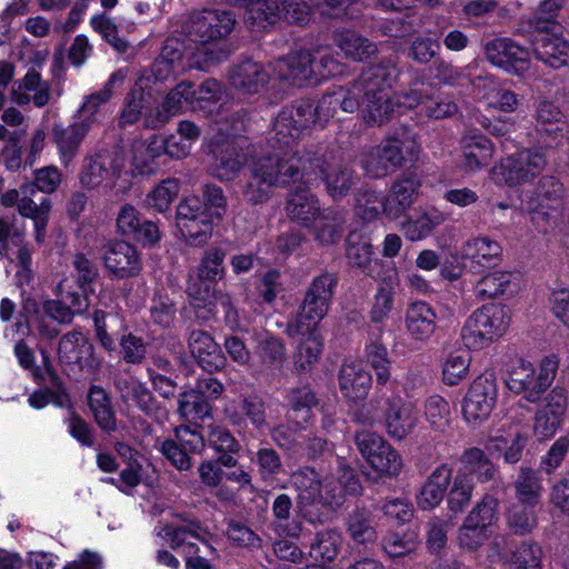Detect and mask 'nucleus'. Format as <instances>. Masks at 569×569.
<instances>
[{
    "instance_id": "47",
    "label": "nucleus",
    "mask_w": 569,
    "mask_h": 569,
    "mask_svg": "<svg viewBox=\"0 0 569 569\" xmlns=\"http://www.w3.org/2000/svg\"><path fill=\"white\" fill-rule=\"evenodd\" d=\"M535 506L512 502L506 510V526L515 536H527L538 527V516Z\"/></svg>"
},
{
    "instance_id": "48",
    "label": "nucleus",
    "mask_w": 569,
    "mask_h": 569,
    "mask_svg": "<svg viewBox=\"0 0 569 569\" xmlns=\"http://www.w3.org/2000/svg\"><path fill=\"white\" fill-rule=\"evenodd\" d=\"M212 407L193 388L179 393L177 400V413L188 422L203 420L211 415Z\"/></svg>"
},
{
    "instance_id": "56",
    "label": "nucleus",
    "mask_w": 569,
    "mask_h": 569,
    "mask_svg": "<svg viewBox=\"0 0 569 569\" xmlns=\"http://www.w3.org/2000/svg\"><path fill=\"white\" fill-rule=\"evenodd\" d=\"M441 222L439 214L423 212L406 219L401 223V230L408 240L418 241L428 237Z\"/></svg>"
},
{
    "instance_id": "63",
    "label": "nucleus",
    "mask_w": 569,
    "mask_h": 569,
    "mask_svg": "<svg viewBox=\"0 0 569 569\" xmlns=\"http://www.w3.org/2000/svg\"><path fill=\"white\" fill-rule=\"evenodd\" d=\"M569 452V435L559 437L541 457L539 471L552 475L565 461Z\"/></svg>"
},
{
    "instance_id": "6",
    "label": "nucleus",
    "mask_w": 569,
    "mask_h": 569,
    "mask_svg": "<svg viewBox=\"0 0 569 569\" xmlns=\"http://www.w3.org/2000/svg\"><path fill=\"white\" fill-rule=\"evenodd\" d=\"M61 183V172L53 166L43 167L34 172V181L21 187V201L19 203V213L24 218H30L34 224V239L38 243H43L47 236V226L52 203L48 198H41L36 202L33 197L38 191L44 193L54 192Z\"/></svg>"
},
{
    "instance_id": "11",
    "label": "nucleus",
    "mask_w": 569,
    "mask_h": 569,
    "mask_svg": "<svg viewBox=\"0 0 569 569\" xmlns=\"http://www.w3.org/2000/svg\"><path fill=\"white\" fill-rule=\"evenodd\" d=\"M124 167L126 158L121 150L117 148L99 149L83 158L79 182L82 188L88 190L99 188L103 183L112 188Z\"/></svg>"
},
{
    "instance_id": "25",
    "label": "nucleus",
    "mask_w": 569,
    "mask_h": 569,
    "mask_svg": "<svg viewBox=\"0 0 569 569\" xmlns=\"http://www.w3.org/2000/svg\"><path fill=\"white\" fill-rule=\"evenodd\" d=\"M311 184L292 183L281 187L291 190L286 203V211L291 220L309 224L320 214L318 199L310 192ZM276 187L274 189H277Z\"/></svg>"
},
{
    "instance_id": "36",
    "label": "nucleus",
    "mask_w": 569,
    "mask_h": 569,
    "mask_svg": "<svg viewBox=\"0 0 569 569\" xmlns=\"http://www.w3.org/2000/svg\"><path fill=\"white\" fill-rule=\"evenodd\" d=\"M62 300L48 301L44 306L47 315L59 323H70L76 313H82L89 308V300L78 291H64V283L59 286Z\"/></svg>"
},
{
    "instance_id": "29",
    "label": "nucleus",
    "mask_w": 569,
    "mask_h": 569,
    "mask_svg": "<svg viewBox=\"0 0 569 569\" xmlns=\"http://www.w3.org/2000/svg\"><path fill=\"white\" fill-rule=\"evenodd\" d=\"M90 123L84 121L74 122L70 126L54 124L51 137L57 144L63 166H68L77 156L80 144L88 134Z\"/></svg>"
},
{
    "instance_id": "21",
    "label": "nucleus",
    "mask_w": 569,
    "mask_h": 569,
    "mask_svg": "<svg viewBox=\"0 0 569 569\" xmlns=\"http://www.w3.org/2000/svg\"><path fill=\"white\" fill-rule=\"evenodd\" d=\"M270 81L266 68L251 59L244 60L229 70L231 88L240 96L250 97L262 92Z\"/></svg>"
},
{
    "instance_id": "61",
    "label": "nucleus",
    "mask_w": 569,
    "mask_h": 569,
    "mask_svg": "<svg viewBox=\"0 0 569 569\" xmlns=\"http://www.w3.org/2000/svg\"><path fill=\"white\" fill-rule=\"evenodd\" d=\"M179 193V182L176 179L163 180L146 198L149 209L166 212Z\"/></svg>"
},
{
    "instance_id": "16",
    "label": "nucleus",
    "mask_w": 569,
    "mask_h": 569,
    "mask_svg": "<svg viewBox=\"0 0 569 569\" xmlns=\"http://www.w3.org/2000/svg\"><path fill=\"white\" fill-rule=\"evenodd\" d=\"M211 174L220 181H232L247 163V154L237 140H217L210 146Z\"/></svg>"
},
{
    "instance_id": "20",
    "label": "nucleus",
    "mask_w": 569,
    "mask_h": 569,
    "mask_svg": "<svg viewBox=\"0 0 569 569\" xmlns=\"http://www.w3.org/2000/svg\"><path fill=\"white\" fill-rule=\"evenodd\" d=\"M102 260L106 269L120 279L136 277L142 268L140 253L133 244L127 241L106 244Z\"/></svg>"
},
{
    "instance_id": "38",
    "label": "nucleus",
    "mask_w": 569,
    "mask_h": 569,
    "mask_svg": "<svg viewBox=\"0 0 569 569\" xmlns=\"http://www.w3.org/2000/svg\"><path fill=\"white\" fill-rule=\"evenodd\" d=\"M273 525L280 536L299 538L302 532L300 511L296 517L293 513V501L287 493L278 495L271 506Z\"/></svg>"
},
{
    "instance_id": "41",
    "label": "nucleus",
    "mask_w": 569,
    "mask_h": 569,
    "mask_svg": "<svg viewBox=\"0 0 569 569\" xmlns=\"http://www.w3.org/2000/svg\"><path fill=\"white\" fill-rule=\"evenodd\" d=\"M253 338L256 341L254 352L261 363L268 369H281L287 360L286 346L282 339L268 331H256Z\"/></svg>"
},
{
    "instance_id": "49",
    "label": "nucleus",
    "mask_w": 569,
    "mask_h": 569,
    "mask_svg": "<svg viewBox=\"0 0 569 569\" xmlns=\"http://www.w3.org/2000/svg\"><path fill=\"white\" fill-rule=\"evenodd\" d=\"M208 443L216 452L221 453L218 463L224 467H236L237 459L232 453L238 452L239 442L227 428L221 426L210 427Z\"/></svg>"
},
{
    "instance_id": "24",
    "label": "nucleus",
    "mask_w": 569,
    "mask_h": 569,
    "mask_svg": "<svg viewBox=\"0 0 569 569\" xmlns=\"http://www.w3.org/2000/svg\"><path fill=\"white\" fill-rule=\"evenodd\" d=\"M312 61L313 54L311 51H292L276 62V72L281 80L302 87L315 81Z\"/></svg>"
},
{
    "instance_id": "1",
    "label": "nucleus",
    "mask_w": 569,
    "mask_h": 569,
    "mask_svg": "<svg viewBox=\"0 0 569 569\" xmlns=\"http://www.w3.org/2000/svg\"><path fill=\"white\" fill-rule=\"evenodd\" d=\"M319 179L335 200L345 198L355 184L353 170L349 166L330 161L320 144H303L256 159L249 167L242 196L249 204L259 206L271 199L276 187L312 184Z\"/></svg>"
},
{
    "instance_id": "51",
    "label": "nucleus",
    "mask_w": 569,
    "mask_h": 569,
    "mask_svg": "<svg viewBox=\"0 0 569 569\" xmlns=\"http://www.w3.org/2000/svg\"><path fill=\"white\" fill-rule=\"evenodd\" d=\"M315 237L321 244L337 243L345 231L346 217L343 213L328 210L317 218Z\"/></svg>"
},
{
    "instance_id": "55",
    "label": "nucleus",
    "mask_w": 569,
    "mask_h": 569,
    "mask_svg": "<svg viewBox=\"0 0 569 569\" xmlns=\"http://www.w3.org/2000/svg\"><path fill=\"white\" fill-rule=\"evenodd\" d=\"M341 543L342 538L337 531H320L310 545V557L317 561L331 562L338 556Z\"/></svg>"
},
{
    "instance_id": "58",
    "label": "nucleus",
    "mask_w": 569,
    "mask_h": 569,
    "mask_svg": "<svg viewBox=\"0 0 569 569\" xmlns=\"http://www.w3.org/2000/svg\"><path fill=\"white\" fill-rule=\"evenodd\" d=\"M239 412L257 430H262L268 426L267 422V403L263 397L257 393H250L239 402Z\"/></svg>"
},
{
    "instance_id": "17",
    "label": "nucleus",
    "mask_w": 569,
    "mask_h": 569,
    "mask_svg": "<svg viewBox=\"0 0 569 569\" xmlns=\"http://www.w3.org/2000/svg\"><path fill=\"white\" fill-rule=\"evenodd\" d=\"M545 401L535 412L533 431L540 438H550L561 427L568 407V392L563 387L556 386Z\"/></svg>"
},
{
    "instance_id": "43",
    "label": "nucleus",
    "mask_w": 569,
    "mask_h": 569,
    "mask_svg": "<svg viewBox=\"0 0 569 569\" xmlns=\"http://www.w3.org/2000/svg\"><path fill=\"white\" fill-rule=\"evenodd\" d=\"M462 256L478 266L495 267L501 260L502 247L487 236L476 237L463 244Z\"/></svg>"
},
{
    "instance_id": "42",
    "label": "nucleus",
    "mask_w": 569,
    "mask_h": 569,
    "mask_svg": "<svg viewBox=\"0 0 569 569\" xmlns=\"http://www.w3.org/2000/svg\"><path fill=\"white\" fill-rule=\"evenodd\" d=\"M372 256L373 249L368 238L356 232L349 233L346 258L351 267L360 269L369 277H373L378 262Z\"/></svg>"
},
{
    "instance_id": "62",
    "label": "nucleus",
    "mask_w": 569,
    "mask_h": 569,
    "mask_svg": "<svg viewBox=\"0 0 569 569\" xmlns=\"http://www.w3.org/2000/svg\"><path fill=\"white\" fill-rule=\"evenodd\" d=\"M253 462L263 481H273L283 472V465L280 455L270 447L260 448Z\"/></svg>"
},
{
    "instance_id": "34",
    "label": "nucleus",
    "mask_w": 569,
    "mask_h": 569,
    "mask_svg": "<svg viewBox=\"0 0 569 569\" xmlns=\"http://www.w3.org/2000/svg\"><path fill=\"white\" fill-rule=\"evenodd\" d=\"M516 502L539 506L545 491L542 475L538 469L521 466L512 482Z\"/></svg>"
},
{
    "instance_id": "7",
    "label": "nucleus",
    "mask_w": 569,
    "mask_h": 569,
    "mask_svg": "<svg viewBox=\"0 0 569 569\" xmlns=\"http://www.w3.org/2000/svg\"><path fill=\"white\" fill-rule=\"evenodd\" d=\"M418 151L416 136L402 126L393 136L366 154L363 168L369 176L381 178L402 167L407 161H413Z\"/></svg>"
},
{
    "instance_id": "32",
    "label": "nucleus",
    "mask_w": 569,
    "mask_h": 569,
    "mask_svg": "<svg viewBox=\"0 0 569 569\" xmlns=\"http://www.w3.org/2000/svg\"><path fill=\"white\" fill-rule=\"evenodd\" d=\"M372 385V377L362 365L356 361H345L339 371V387L345 397L350 400L366 398Z\"/></svg>"
},
{
    "instance_id": "37",
    "label": "nucleus",
    "mask_w": 569,
    "mask_h": 569,
    "mask_svg": "<svg viewBox=\"0 0 569 569\" xmlns=\"http://www.w3.org/2000/svg\"><path fill=\"white\" fill-rule=\"evenodd\" d=\"M460 461L462 468L458 471L460 476H466L472 483L475 479L479 482H489L496 479L498 469L483 450L472 447L467 449Z\"/></svg>"
},
{
    "instance_id": "44",
    "label": "nucleus",
    "mask_w": 569,
    "mask_h": 569,
    "mask_svg": "<svg viewBox=\"0 0 569 569\" xmlns=\"http://www.w3.org/2000/svg\"><path fill=\"white\" fill-rule=\"evenodd\" d=\"M345 525L350 539L357 545L367 546L377 540L373 516L366 508H356L348 513Z\"/></svg>"
},
{
    "instance_id": "33",
    "label": "nucleus",
    "mask_w": 569,
    "mask_h": 569,
    "mask_svg": "<svg viewBox=\"0 0 569 569\" xmlns=\"http://www.w3.org/2000/svg\"><path fill=\"white\" fill-rule=\"evenodd\" d=\"M88 407L94 422L107 435L118 430V420L110 395L100 386H90L87 395Z\"/></svg>"
},
{
    "instance_id": "57",
    "label": "nucleus",
    "mask_w": 569,
    "mask_h": 569,
    "mask_svg": "<svg viewBox=\"0 0 569 569\" xmlns=\"http://www.w3.org/2000/svg\"><path fill=\"white\" fill-rule=\"evenodd\" d=\"M367 361L376 372L377 388L382 391V388L390 380V360L388 357L387 348L380 342H372L366 349Z\"/></svg>"
},
{
    "instance_id": "3",
    "label": "nucleus",
    "mask_w": 569,
    "mask_h": 569,
    "mask_svg": "<svg viewBox=\"0 0 569 569\" xmlns=\"http://www.w3.org/2000/svg\"><path fill=\"white\" fill-rule=\"evenodd\" d=\"M397 74L392 62L373 64L365 69L350 83L351 93L365 106V120L369 124L382 126L395 112L389 89Z\"/></svg>"
},
{
    "instance_id": "13",
    "label": "nucleus",
    "mask_w": 569,
    "mask_h": 569,
    "mask_svg": "<svg viewBox=\"0 0 569 569\" xmlns=\"http://www.w3.org/2000/svg\"><path fill=\"white\" fill-rule=\"evenodd\" d=\"M565 188L553 176L542 177L535 190V197L529 201L531 220L538 228H547L557 223L562 209Z\"/></svg>"
},
{
    "instance_id": "35",
    "label": "nucleus",
    "mask_w": 569,
    "mask_h": 569,
    "mask_svg": "<svg viewBox=\"0 0 569 569\" xmlns=\"http://www.w3.org/2000/svg\"><path fill=\"white\" fill-rule=\"evenodd\" d=\"M385 422L388 435L401 440L415 430L418 412L411 403L401 402L399 398L393 399L389 403Z\"/></svg>"
},
{
    "instance_id": "4",
    "label": "nucleus",
    "mask_w": 569,
    "mask_h": 569,
    "mask_svg": "<svg viewBox=\"0 0 569 569\" xmlns=\"http://www.w3.org/2000/svg\"><path fill=\"white\" fill-rule=\"evenodd\" d=\"M176 517L179 522L166 525L159 535L173 550L181 549L186 558V569H212L209 559L197 555L199 547L192 541L194 539L202 542L209 555L217 558L218 551L209 542V538L212 537L210 531L198 519L186 513H179Z\"/></svg>"
},
{
    "instance_id": "30",
    "label": "nucleus",
    "mask_w": 569,
    "mask_h": 569,
    "mask_svg": "<svg viewBox=\"0 0 569 569\" xmlns=\"http://www.w3.org/2000/svg\"><path fill=\"white\" fill-rule=\"evenodd\" d=\"M360 107V100L351 93L350 86L327 91L317 103L319 126L323 127L338 111L353 113Z\"/></svg>"
},
{
    "instance_id": "27",
    "label": "nucleus",
    "mask_w": 569,
    "mask_h": 569,
    "mask_svg": "<svg viewBox=\"0 0 569 569\" xmlns=\"http://www.w3.org/2000/svg\"><path fill=\"white\" fill-rule=\"evenodd\" d=\"M11 99L19 106L28 104L32 100L37 108H42L50 100V84L42 79L40 72L31 68L21 81L13 84Z\"/></svg>"
},
{
    "instance_id": "19",
    "label": "nucleus",
    "mask_w": 569,
    "mask_h": 569,
    "mask_svg": "<svg viewBox=\"0 0 569 569\" xmlns=\"http://www.w3.org/2000/svg\"><path fill=\"white\" fill-rule=\"evenodd\" d=\"M420 186V178L416 173L400 176L383 198V213L389 219H399L416 202Z\"/></svg>"
},
{
    "instance_id": "31",
    "label": "nucleus",
    "mask_w": 569,
    "mask_h": 569,
    "mask_svg": "<svg viewBox=\"0 0 569 569\" xmlns=\"http://www.w3.org/2000/svg\"><path fill=\"white\" fill-rule=\"evenodd\" d=\"M405 323L413 340L425 342L436 331L437 313L427 302L416 301L408 306Z\"/></svg>"
},
{
    "instance_id": "52",
    "label": "nucleus",
    "mask_w": 569,
    "mask_h": 569,
    "mask_svg": "<svg viewBox=\"0 0 569 569\" xmlns=\"http://www.w3.org/2000/svg\"><path fill=\"white\" fill-rule=\"evenodd\" d=\"M513 279L509 271H492L485 274L475 286V296L480 300L497 299L505 295Z\"/></svg>"
},
{
    "instance_id": "60",
    "label": "nucleus",
    "mask_w": 569,
    "mask_h": 569,
    "mask_svg": "<svg viewBox=\"0 0 569 569\" xmlns=\"http://www.w3.org/2000/svg\"><path fill=\"white\" fill-rule=\"evenodd\" d=\"M542 549L533 541H522L510 559L511 569H542Z\"/></svg>"
},
{
    "instance_id": "22",
    "label": "nucleus",
    "mask_w": 569,
    "mask_h": 569,
    "mask_svg": "<svg viewBox=\"0 0 569 569\" xmlns=\"http://www.w3.org/2000/svg\"><path fill=\"white\" fill-rule=\"evenodd\" d=\"M117 230L126 237L144 244L152 246L160 240L158 224L142 220L140 212L129 203L123 204L117 216Z\"/></svg>"
},
{
    "instance_id": "40",
    "label": "nucleus",
    "mask_w": 569,
    "mask_h": 569,
    "mask_svg": "<svg viewBox=\"0 0 569 569\" xmlns=\"http://www.w3.org/2000/svg\"><path fill=\"white\" fill-rule=\"evenodd\" d=\"M536 130L541 138L549 141H556L563 136L567 127L563 114L552 102L540 101L536 109Z\"/></svg>"
},
{
    "instance_id": "59",
    "label": "nucleus",
    "mask_w": 569,
    "mask_h": 569,
    "mask_svg": "<svg viewBox=\"0 0 569 569\" xmlns=\"http://www.w3.org/2000/svg\"><path fill=\"white\" fill-rule=\"evenodd\" d=\"M72 267L80 289L79 293L88 298L89 293H93L91 286L99 277V269L96 262L82 252H77L73 256Z\"/></svg>"
},
{
    "instance_id": "18",
    "label": "nucleus",
    "mask_w": 569,
    "mask_h": 569,
    "mask_svg": "<svg viewBox=\"0 0 569 569\" xmlns=\"http://www.w3.org/2000/svg\"><path fill=\"white\" fill-rule=\"evenodd\" d=\"M487 60L508 72L522 74L530 67L529 51L510 39L498 38L486 43Z\"/></svg>"
},
{
    "instance_id": "12",
    "label": "nucleus",
    "mask_w": 569,
    "mask_h": 569,
    "mask_svg": "<svg viewBox=\"0 0 569 569\" xmlns=\"http://www.w3.org/2000/svg\"><path fill=\"white\" fill-rule=\"evenodd\" d=\"M547 157L541 149H523L502 159L492 169L495 179L510 187L526 183L545 170Z\"/></svg>"
},
{
    "instance_id": "15",
    "label": "nucleus",
    "mask_w": 569,
    "mask_h": 569,
    "mask_svg": "<svg viewBox=\"0 0 569 569\" xmlns=\"http://www.w3.org/2000/svg\"><path fill=\"white\" fill-rule=\"evenodd\" d=\"M498 388L492 375H482L469 387L462 405L465 419L470 423L485 421L496 406Z\"/></svg>"
},
{
    "instance_id": "2",
    "label": "nucleus",
    "mask_w": 569,
    "mask_h": 569,
    "mask_svg": "<svg viewBox=\"0 0 569 569\" xmlns=\"http://www.w3.org/2000/svg\"><path fill=\"white\" fill-rule=\"evenodd\" d=\"M236 18L230 11L203 9L191 12L182 24L184 36L196 43L190 67L206 70L227 59L228 50L220 40L230 34Z\"/></svg>"
},
{
    "instance_id": "53",
    "label": "nucleus",
    "mask_w": 569,
    "mask_h": 569,
    "mask_svg": "<svg viewBox=\"0 0 569 569\" xmlns=\"http://www.w3.org/2000/svg\"><path fill=\"white\" fill-rule=\"evenodd\" d=\"M337 43L346 56L355 61L367 60L378 51L375 42L351 30L340 32Z\"/></svg>"
},
{
    "instance_id": "46",
    "label": "nucleus",
    "mask_w": 569,
    "mask_h": 569,
    "mask_svg": "<svg viewBox=\"0 0 569 569\" xmlns=\"http://www.w3.org/2000/svg\"><path fill=\"white\" fill-rule=\"evenodd\" d=\"M96 336L107 351L114 350V340L124 335L123 319L114 312L96 310L93 313Z\"/></svg>"
},
{
    "instance_id": "50",
    "label": "nucleus",
    "mask_w": 569,
    "mask_h": 569,
    "mask_svg": "<svg viewBox=\"0 0 569 569\" xmlns=\"http://www.w3.org/2000/svg\"><path fill=\"white\" fill-rule=\"evenodd\" d=\"M279 21L277 0H252L244 12V23L251 30H263Z\"/></svg>"
},
{
    "instance_id": "28",
    "label": "nucleus",
    "mask_w": 569,
    "mask_h": 569,
    "mask_svg": "<svg viewBox=\"0 0 569 569\" xmlns=\"http://www.w3.org/2000/svg\"><path fill=\"white\" fill-rule=\"evenodd\" d=\"M58 355L61 362L78 365L80 368L92 367L96 362L93 345L79 331L62 336L59 341Z\"/></svg>"
},
{
    "instance_id": "10",
    "label": "nucleus",
    "mask_w": 569,
    "mask_h": 569,
    "mask_svg": "<svg viewBox=\"0 0 569 569\" xmlns=\"http://www.w3.org/2000/svg\"><path fill=\"white\" fill-rule=\"evenodd\" d=\"M510 323V311L501 303H487L475 310L461 329L469 349H482L502 337Z\"/></svg>"
},
{
    "instance_id": "39",
    "label": "nucleus",
    "mask_w": 569,
    "mask_h": 569,
    "mask_svg": "<svg viewBox=\"0 0 569 569\" xmlns=\"http://www.w3.org/2000/svg\"><path fill=\"white\" fill-rule=\"evenodd\" d=\"M451 475L452 470L447 465H441L433 470L417 497V503L421 509L431 510L442 501L450 483Z\"/></svg>"
},
{
    "instance_id": "45",
    "label": "nucleus",
    "mask_w": 569,
    "mask_h": 569,
    "mask_svg": "<svg viewBox=\"0 0 569 569\" xmlns=\"http://www.w3.org/2000/svg\"><path fill=\"white\" fill-rule=\"evenodd\" d=\"M463 166L475 171L487 166L493 156V146L485 136L470 133L462 139Z\"/></svg>"
},
{
    "instance_id": "23",
    "label": "nucleus",
    "mask_w": 569,
    "mask_h": 569,
    "mask_svg": "<svg viewBox=\"0 0 569 569\" xmlns=\"http://www.w3.org/2000/svg\"><path fill=\"white\" fill-rule=\"evenodd\" d=\"M188 346L191 355L204 371L212 373L226 367L227 358L220 346L204 330H191L188 337Z\"/></svg>"
},
{
    "instance_id": "64",
    "label": "nucleus",
    "mask_w": 569,
    "mask_h": 569,
    "mask_svg": "<svg viewBox=\"0 0 569 569\" xmlns=\"http://www.w3.org/2000/svg\"><path fill=\"white\" fill-rule=\"evenodd\" d=\"M425 415L436 431L443 432L450 422V409L448 402L440 396H430L425 405Z\"/></svg>"
},
{
    "instance_id": "8",
    "label": "nucleus",
    "mask_w": 569,
    "mask_h": 569,
    "mask_svg": "<svg viewBox=\"0 0 569 569\" xmlns=\"http://www.w3.org/2000/svg\"><path fill=\"white\" fill-rule=\"evenodd\" d=\"M558 369L559 358L556 355L546 356L538 369L531 362L520 359L508 373L507 387L522 400L538 403L555 380Z\"/></svg>"
},
{
    "instance_id": "9",
    "label": "nucleus",
    "mask_w": 569,
    "mask_h": 569,
    "mask_svg": "<svg viewBox=\"0 0 569 569\" xmlns=\"http://www.w3.org/2000/svg\"><path fill=\"white\" fill-rule=\"evenodd\" d=\"M313 124H319V120L317 104L311 100H298L283 108L269 132L268 144L272 149L269 154H277L301 147L300 144H293V142L303 130Z\"/></svg>"
},
{
    "instance_id": "54",
    "label": "nucleus",
    "mask_w": 569,
    "mask_h": 569,
    "mask_svg": "<svg viewBox=\"0 0 569 569\" xmlns=\"http://www.w3.org/2000/svg\"><path fill=\"white\" fill-rule=\"evenodd\" d=\"M193 97V84L191 82L183 81L177 84L162 102L161 110L158 112L160 121L164 122L171 116L181 112L183 108L192 106Z\"/></svg>"
},
{
    "instance_id": "26",
    "label": "nucleus",
    "mask_w": 569,
    "mask_h": 569,
    "mask_svg": "<svg viewBox=\"0 0 569 569\" xmlns=\"http://www.w3.org/2000/svg\"><path fill=\"white\" fill-rule=\"evenodd\" d=\"M531 44L537 59L552 68L558 69L569 61V43L555 31L533 30Z\"/></svg>"
},
{
    "instance_id": "5",
    "label": "nucleus",
    "mask_w": 569,
    "mask_h": 569,
    "mask_svg": "<svg viewBox=\"0 0 569 569\" xmlns=\"http://www.w3.org/2000/svg\"><path fill=\"white\" fill-rule=\"evenodd\" d=\"M337 283V274L329 271H325L312 279L306 290L296 320L287 323L286 333L289 337L312 333L317 325L328 313Z\"/></svg>"
},
{
    "instance_id": "14",
    "label": "nucleus",
    "mask_w": 569,
    "mask_h": 569,
    "mask_svg": "<svg viewBox=\"0 0 569 569\" xmlns=\"http://www.w3.org/2000/svg\"><path fill=\"white\" fill-rule=\"evenodd\" d=\"M226 253L222 249L207 250L197 269L196 277H191L187 287V293L194 301L211 305L216 298V283L224 276Z\"/></svg>"
}]
</instances>
